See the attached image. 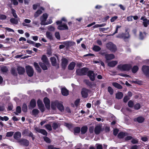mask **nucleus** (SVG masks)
Listing matches in <instances>:
<instances>
[{
  "label": "nucleus",
  "instance_id": "54",
  "mask_svg": "<svg viewBox=\"0 0 149 149\" xmlns=\"http://www.w3.org/2000/svg\"><path fill=\"white\" fill-rule=\"evenodd\" d=\"M55 36L56 38L58 39H60V36L59 33L58 32H56L55 34Z\"/></svg>",
  "mask_w": 149,
  "mask_h": 149
},
{
  "label": "nucleus",
  "instance_id": "25",
  "mask_svg": "<svg viewBox=\"0 0 149 149\" xmlns=\"http://www.w3.org/2000/svg\"><path fill=\"white\" fill-rule=\"evenodd\" d=\"M36 106V102L35 101L33 100H32L30 102L29 108H33Z\"/></svg>",
  "mask_w": 149,
  "mask_h": 149
},
{
  "label": "nucleus",
  "instance_id": "7",
  "mask_svg": "<svg viewBox=\"0 0 149 149\" xmlns=\"http://www.w3.org/2000/svg\"><path fill=\"white\" fill-rule=\"evenodd\" d=\"M18 143L21 145L25 146H28L29 144V141L27 139H20L18 141Z\"/></svg>",
  "mask_w": 149,
  "mask_h": 149
},
{
  "label": "nucleus",
  "instance_id": "36",
  "mask_svg": "<svg viewBox=\"0 0 149 149\" xmlns=\"http://www.w3.org/2000/svg\"><path fill=\"white\" fill-rule=\"evenodd\" d=\"M143 24L144 27H147L148 26V25H149V19H145L144 20V22H143Z\"/></svg>",
  "mask_w": 149,
  "mask_h": 149
},
{
  "label": "nucleus",
  "instance_id": "32",
  "mask_svg": "<svg viewBox=\"0 0 149 149\" xmlns=\"http://www.w3.org/2000/svg\"><path fill=\"white\" fill-rule=\"evenodd\" d=\"M34 65L36 70L39 72H40L41 69L39 67L38 64L36 62L34 63Z\"/></svg>",
  "mask_w": 149,
  "mask_h": 149
},
{
  "label": "nucleus",
  "instance_id": "62",
  "mask_svg": "<svg viewBox=\"0 0 149 149\" xmlns=\"http://www.w3.org/2000/svg\"><path fill=\"white\" fill-rule=\"evenodd\" d=\"M118 18V17L117 16H115L112 17L111 19V22H114L116 19Z\"/></svg>",
  "mask_w": 149,
  "mask_h": 149
},
{
  "label": "nucleus",
  "instance_id": "22",
  "mask_svg": "<svg viewBox=\"0 0 149 149\" xmlns=\"http://www.w3.org/2000/svg\"><path fill=\"white\" fill-rule=\"evenodd\" d=\"M31 22V20L28 19H24V22L22 23V25L24 26H29L28 24L30 23Z\"/></svg>",
  "mask_w": 149,
  "mask_h": 149
},
{
  "label": "nucleus",
  "instance_id": "28",
  "mask_svg": "<svg viewBox=\"0 0 149 149\" xmlns=\"http://www.w3.org/2000/svg\"><path fill=\"white\" fill-rule=\"evenodd\" d=\"M41 59L44 63H45L46 65L49 64L47 57L45 55H43Z\"/></svg>",
  "mask_w": 149,
  "mask_h": 149
},
{
  "label": "nucleus",
  "instance_id": "56",
  "mask_svg": "<svg viewBox=\"0 0 149 149\" xmlns=\"http://www.w3.org/2000/svg\"><path fill=\"white\" fill-rule=\"evenodd\" d=\"M40 130V133L46 136L47 135V132L45 130L41 129Z\"/></svg>",
  "mask_w": 149,
  "mask_h": 149
},
{
  "label": "nucleus",
  "instance_id": "8",
  "mask_svg": "<svg viewBox=\"0 0 149 149\" xmlns=\"http://www.w3.org/2000/svg\"><path fill=\"white\" fill-rule=\"evenodd\" d=\"M116 37L118 38H123L124 39L128 38L130 37V35L128 32L127 31L125 33H122V34H119Z\"/></svg>",
  "mask_w": 149,
  "mask_h": 149
},
{
  "label": "nucleus",
  "instance_id": "9",
  "mask_svg": "<svg viewBox=\"0 0 149 149\" xmlns=\"http://www.w3.org/2000/svg\"><path fill=\"white\" fill-rule=\"evenodd\" d=\"M22 134L32 137L33 140L34 139V137H33V135L32 133L27 130H24L22 132Z\"/></svg>",
  "mask_w": 149,
  "mask_h": 149
},
{
  "label": "nucleus",
  "instance_id": "2",
  "mask_svg": "<svg viewBox=\"0 0 149 149\" xmlns=\"http://www.w3.org/2000/svg\"><path fill=\"white\" fill-rule=\"evenodd\" d=\"M117 68L122 71L129 70L131 68L132 66L130 64H120L117 66Z\"/></svg>",
  "mask_w": 149,
  "mask_h": 149
},
{
  "label": "nucleus",
  "instance_id": "12",
  "mask_svg": "<svg viewBox=\"0 0 149 149\" xmlns=\"http://www.w3.org/2000/svg\"><path fill=\"white\" fill-rule=\"evenodd\" d=\"M87 75L91 80L93 81L95 80V75L93 71L90 70L88 72Z\"/></svg>",
  "mask_w": 149,
  "mask_h": 149
},
{
  "label": "nucleus",
  "instance_id": "1",
  "mask_svg": "<svg viewBox=\"0 0 149 149\" xmlns=\"http://www.w3.org/2000/svg\"><path fill=\"white\" fill-rule=\"evenodd\" d=\"M51 108L54 110H55L57 108L60 111H62L64 110V107L62 103L58 101H55L52 102Z\"/></svg>",
  "mask_w": 149,
  "mask_h": 149
},
{
  "label": "nucleus",
  "instance_id": "31",
  "mask_svg": "<svg viewBox=\"0 0 149 149\" xmlns=\"http://www.w3.org/2000/svg\"><path fill=\"white\" fill-rule=\"evenodd\" d=\"M123 96V94L122 92H119L116 94V97L118 99H121Z\"/></svg>",
  "mask_w": 149,
  "mask_h": 149
},
{
  "label": "nucleus",
  "instance_id": "38",
  "mask_svg": "<svg viewBox=\"0 0 149 149\" xmlns=\"http://www.w3.org/2000/svg\"><path fill=\"white\" fill-rule=\"evenodd\" d=\"M144 119L142 117H139L136 119V121L139 123H142L144 120Z\"/></svg>",
  "mask_w": 149,
  "mask_h": 149
},
{
  "label": "nucleus",
  "instance_id": "21",
  "mask_svg": "<svg viewBox=\"0 0 149 149\" xmlns=\"http://www.w3.org/2000/svg\"><path fill=\"white\" fill-rule=\"evenodd\" d=\"M118 63V61H112L109 62L108 65L109 67H113Z\"/></svg>",
  "mask_w": 149,
  "mask_h": 149
},
{
  "label": "nucleus",
  "instance_id": "50",
  "mask_svg": "<svg viewBox=\"0 0 149 149\" xmlns=\"http://www.w3.org/2000/svg\"><path fill=\"white\" fill-rule=\"evenodd\" d=\"M141 107L139 103L136 104L134 106V108L135 109L138 110Z\"/></svg>",
  "mask_w": 149,
  "mask_h": 149
},
{
  "label": "nucleus",
  "instance_id": "46",
  "mask_svg": "<svg viewBox=\"0 0 149 149\" xmlns=\"http://www.w3.org/2000/svg\"><path fill=\"white\" fill-rule=\"evenodd\" d=\"M80 132V128L79 127H77L74 129V133L75 134L76 133H79Z\"/></svg>",
  "mask_w": 149,
  "mask_h": 149
},
{
  "label": "nucleus",
  "instance_id": "13",
  "mask_svg": "<svg viewBox=\"0 0 149 149\" xmlns=\"http://www.w3.org/2000/svg\"><path fill=\"white\" fill-rule=\"evenodd\" d=\"M89 90L86 88H83L81 91V94L83 97L86 98L88 96Z\"/></svg>",
  "mask_w": 149,
  "mask_h": 149
},
{
  "label": "nucleus",
  "instance_id": "63",
  "mask_svg": "<svg viewBox=\"0 0 149 149\" xmlns=\"http://www.w3.org/2000/svg\"><path fill=\"white\" fill-rule=\"evenodd\" d=\"M40 6V5L38 3H37L36 4H35L33 5V9L34 10H36L38 7L39 6Z\"/></svg>",
  "mask_w": 149,
  "mask_h": 149
},
{
  "label": "nucleus",
  "instance_id": "18",
  "mask_svg": "<svg viewBox=\"0 0 149 149\" xmlns=\"http://www.w3.org/2000/svg\"><path fill=\"white\" fill-rule=\"evenodd\" d=\"M101 131V127L100 125H98L95 127L94 132L96 134H98Z\"/></svg>",
  "mask_w": 149,
  "mask_h": 149
},
{
  "label": "nucleus",
  "instance_id": "48",
  "mask_svg": "<svg viewBox=\"0 0 149 149\" xmlns=\"http://www.w3.org/2000/svg\"><path fill=\"white\" fill-rule=\"evenodd\" d=\"M146 33H142L141 32H140V38L141 39H143L144 37L146 36Z\"/></svg>",
  "mask_w": 149,
  "mask_h": 149
},
{
  "label": "nucleus",
  "instance_id": "27",
  "mask_svg": "<svg viewBox=\"0 0 149 149\" xmlns=\"http://www.w3.org/2000/svg\"><path fill=\"white\" fill-rule=\"evenodd\" d=\"M19 19H15L14 18H12L10 20V22L13 24H17L18 23V21L19 20Z\"/></svg>",
  "mask_w": 149,
  "mask_h": 149
},
{
  "label": "nucleus",
  "instance_id": "64",
  "mask_svg": "<svg viewBox=\"0 0 149 149\" xmlns=\"http://www.w3.org/2000/svg\"><path fill=\"white\" fill-rule=\"evenodd\" d=\"M48 149H60L59 148L54 147L52 146H48Z\"/></svg>",
  "mask_w": 149,
  "mask_h": 149
},
{
  "label": "nucleus",
  "instance_id": "20",
  "mask_svg": "<svg viewBox=\"0 0 149 149\" xmlns=\"http://www.w3.org/2000/svg\"><path fill=\"white\" fill-rule=\"evenodd\" d=\"M105 57L107 60H110L114 58L115 56L113 54H106L105 55Z\"/></svg>",
  "mask_w": 149,
  "mask_h": 149
},
{
  "label": "nucleus",
  "instance_id": "35",
  "mask_svg": "<svg viewBox=\"0 0 149 149\" xmlns=\"http://www.w3.org/2000/svg\"><path fill=\"white\" fill-rule=\"evenodd\" d=\"M88 128L86 126L82 127L81 129V132L82 134H85L87 131Z\"/></svg>",
  "mask_w": 149,
  "mask_h": 149
},
{
  "label": "nucleus",
  "instance_id": "37",
  "mask_svg": "<svg viewBox=\"0 0 149 149\" xmlns=\"http://www.w3.org/2000/svg\"><path fill=\"white\" fill-rule=\"evenodd\" d=\"M112 85L115 87L119 89H121L122 88V86L120 84L117 83H113L112 84Z\"/></svg>",
  "mask_w": 149,
  "mask_h": 149
},
{
  "label": "nucleus",
  "instance_id": "4",
  "mask_svg": "<svg viewBox=\"0 0 149 149\" xmlns=\"http://www.w3.org/2000/svg\"><path fill=\"white\" fill-rule=\"evenodd\" d=\"M107 48L112 52H115L116 50V48L115 45L111 42H109L106 44Z\"/></svg>",
  "mask_w": 149,
  "mask_h": 149
},
{
  "label": "nucleus",
  "instance_id": "26",
  "mask_svg": "<svg viewBox=\"0 0 149 149\" xmlns=\"http://www.w3.org/2000/svg\"><path fill=\"white\" fill-rule=\"evenodd\" d=\"M46 36L47 38L50 40L53 39V36L52 33L48 31H47L46 33Z\"/></svg>",
  "mask_w": 149,
  "mask_h": 149
},
{
  "label": "nucleus",
  "instance_id": "57",
  "mask_svg": "<svg viewBox=\"0 0 149 149\" xmlns=\"http://www.w3.org/2000/svg\"><path fill=\"white\" fill-rule=\"evenodd\" d=\"M121 27V26H120L117 25L116 26V31H115V32H114V33H113L112 35V36H113L116 33H118V29L119 28H120Z\"/></svg>",
  "mask_w": 149,
  "mask_h": 149
},
{
  "label": "nucleus",
  "instance_id": "61",
  "mask_svg": "<svg viewBox=\"0 0 149 149\" xmlns=\"http://www.w3.org/2000/svg\"><path fill=\"white\" fill-rule=\"evenodd\" d=\"M11 2L13 3L14 5H17L18 3L17 0H11Z\"/></svg>",
  "mask_w": 149,
  "mask_h": 149
},
{
  "label": "nucleus",
  "instance_id": "39",
  "mask_svg": "<svg viewBox=\"0 0 149 149\" xmlns=\"http://www.w3.org/2000/svg\"><path fill=\"white\" fill-rule=\"evenodd\" d=\"M93 50L96 52H98L101 50V48L97 45H94L93 47Z\"/></svg>",
  "mask_w": 149,
  "mask_h": 149
},
{
  "label": "nucleus",
  "instance_id": "23",
  "mask_svg": "<svg viewBox=\"0 0 149 149\" xmlns=\"http://www.w3.org/2000/svg\"><path fill=\"white\" fill-rule=\"evenodd\" d=\"M17 70L19 74H23L25 72L24 68L21 67H18Z\"/></svg>",
  "mask_w": 149,
  "mask_h": 149
},
{
  "label": "nucleus",
  "instance_id": "55",
  "mask_svg": "<svg viewBox=\"0 0 149 149\" xmlns=\"http://www.w3.org/2000/svg\"><path fill=\"white\" fill-rule=\"evenodd\" d=\"M128 105L129 107H132L133 106L134 103L132 101L130 100L128 102Z\"/></svg>",
  "mask_w": 149,
  "mask_h": 149
},
{
  "label": "nucleus",
  "instance_id": "16",
  "mask_svg": "<svg viewBox=\"0 0 149 149\" xmlns=\"http://www.w3.org/2000/svg\"><path fill=\"white\" fill-rule=\"evenodd\" d=\"M44 102L46 107L48 109H49L50 108V102L49 99L45 97L44 99Z\"/></svg>",
  "mask_w": 149,
  "mask_h": 149
},
{
  "label": "nucleus",
  "instance_id": "43",
  "mask_svg": "<svg viewBox=\"0 0 149 149\" xmlns=\"http://www.w3.org/2000/svg\"><path fill=\"white\" fill-rule=\"evenodd\" d=\"M12 13L13 15V16L15 18H17V16L16 13V11L14 9L12 8L11 9Z\"/></svg>",
  "mask_w": 149,
  "mask_h": 149
},
{
  "label": "nucleus",
  "instance_id": "44",
  "mask_svg": "<svg viewBox=\"0 0 149 149\" xmlns=\"http://www.w3.org/2000/svg\"><path fill=\"white\" fill-rule=\"evenodd\" d=\"M45 126L46 129L49 131H51L52 130V127L50 125L48 124L45 125Z\"/></svg>",
  "mask_w": 149,
  "mask_h": 149
},
{
  "label": "nucleus",
  "instance_id": "51",
  "mask_svg": "<svg viewBox=\"0 0 149 149\" xmlns=\"http://www.w3.org/2000/svg\"><path fill=\"white\" fill-rule=\"evenodd\" d=\"M14 134V132H7L6 133V136L7 137H10L12 136Z\"/></svg>",
  "mask_w": 149,
  "mask_h": 149
},
{
  "label": "nucleus",
  "instance_id": "11",
  "mask_svg": "<svg viewBox=\"0 0 149 149\" xmlns=\"http://www.w3.org/2000/svg\"><path fill=\"white\" fill-rule=\"evenodd\" d=\"M142 70L145 74L149 77V67L148 66L143 65L142 68Z\"/></svg>",
  "mask_w": 149,
  "mask_h": 149
},
{
  "label": "nucleus",
  "instance_id": "58",
  "mask_svg": "<svg viewBox=\"0 0 149 149\" xmlns=\"http://www.w3.org/2000/svg\"><path fill=\"white\" fill-rule=\"evenodd\" d=\"M44 139L45 141L46 142H47L48 143H49L51 142L50 139L47 137H44Z\"/></svg>",
  "mask_w": 149,
  "mask_h": 149
},
{
  "label": "nucleus",
  "instance_id": "53",
  "mask_svg": "<svg viewBox=\"0 0 149 149\" xmlns=\"http://www.w3.org/2000/svg\"><path fill=\"white\" fill-rule=\"evenodd\" d=\"M32 113L34 115H36L38 113V109H34L32 111Z\"/></svg>",
  "mask_w": 149,
  "mask_h": 149
},
{
  "label": "nucleus",
  "instance_id": "40",
  "mask_svg": "<svg viewBox=\"0 0 149 149\" xmlns=\"http://www.w3.org/2000/svg\"><path fill=\"white\" fill-rule=\"evenodd\" d=\"M139 68L137 66H134L132 69V72L133 73H136L138 70Z\"/></svg>",
  "mask_w": 149,
  "mask_h": 149
},
{
  "label": "nucleus",
  "instance_id": "49",
  "mask_svg": "<svg viewBox=\"0 0 149 149\" xmlns=\"http://www.w3.org/2000/svg\"><path fill=\"white\" fill-rule=\"evenodd\" d=\"M8 119L9 118L7 116H5L3 117H2L0 116V120H1L7 121L8 120Z\"/></svg>",
  "mask_w": 149,
  "mask_h": 149
},
{
  "label": "nucleus",
  "instance_id": "29",
  "mask_svg": "<svg viewBox=\"0 0 149 149\" xmlns=\"http://www.w3.org/2000/svg\"><path fill=\"white\" fill-rule=\"evenodd\" d=\"M50 60L52 62V65L55 66L56 64V60L55 57H52L50 58Z\"/></svg>",
  "mask_w": 149,
  "mask_h": 149
},
{
  "label": "nucleus",
  "instance_id": "5",
  "mask_svg": "<svg viewBox=\"0 0 149 149\" xmlns=\"http://www.w3.org/2000/svg\"><path fill=\"white\" fill-rule=\"evenodd\" d=\"M88 70L87 68H83L81 69H78L76 70L77 74L79 75H84L86 74Z\"/></svg>",
  "mask_w": 149,
  "mask_h": 149
},
{
  "label": "nucleus",
  "instance_id": "60",
  "mask_svg": "<svg viewBox=\"0 0 149 149\" xmlns=\"http://www.w3.org/2000/svg\"><path fill=\"white\" fill-rule=\"evenodd\" d=\"M1 71L3 72H6L8 71V69L6 67H3L1 68Z\"/></svg>",
  "mask_w": 149,
  "mask_h": 149
},
{
  "label": "nucleus",
  "instance_id": "15",
  "mask_svg": "<svg viewBox=\"0 0 149 149\" xmlns=\"http://www.w3.org/2000/svg\"><path fill=\"white\" fill-rule=\"evenodd\" d=\"M58 29L60 30H67L68 27L67 25L64 23L59 25L58 27Z\"/></svg>",
  "mask_w": 149,
  "mask_h": 149
},
{
  "label": "nucleus",
  "instance_id": "42",
  "mask_svg": "<svg viewBox=\"0 0 149 149\" xmlns=\"http://www.w3.org/2000/svg\"><path fill=\"white\" fill-rule=\"evenodd\" d=\"M21 111V107L19 106H17L16 109V112L15 113L16 115H18V113H20Z\"/></svg>",
  "mask_w": 149,
  "mask_h": 149
},
{
  "label": "nucleus",
  "instance_id": "24",
  "mask_svg": "<svg viewBox=\"0 0 149 149\" xmlns=\"http://www.w3.org/2000/svg\"><path fill=\"white\" fill-rule=\"evenodd\" d=\"M61 91L62 94L64 96H66L68 95V91L64 88H61Z\"/></svg>",
  "mask_w": 149,
  "mask_h": 149
},
{
  "label": "nucleus",
  "instance_id": "52",
  "mask_svg": "<svg viewBox=\"0 0 149 149\" xmlns=\"http://www.w3.org/2000/svg\"><path fill=\"white\" fill-rule=\"evenodd\" d=\"M48 29L49 30L51 31H54L55 30V28L54 27L52 26H49L48 27Z\"/></svg>",
  "mask_w": 149,
  "mask_h": 149
},
{
  "label": "nucleus",
  "instance_id": "59",
  "mask_svg": "<svg viewBox=\"0 0 149 149\" xmlns=\"http://www.w3.org/2000/svg\"><path fill=\"white\" fill-rule=\"evenodd\" d=\"M58 124L55 123H54L52 125V127L53 128L54 130H55L56 128H57L58 127Z\"/></svg>",
  "mask_w": 149,
  "mask_h": 149
},
{
  "label": "nucleus",
  "instance_id": "6",
  "mask_svg": "<svg viewBox=\"0 0 149 149\" xmlns=\"http://www.w3.org/2000/svg\"><path fill=\"white\" fill-rule=\"evenodd\" d=\"M26 68L28 75L29 77L33 76L34 73V71L32 67L28 65L26 67Z\"/></svg>",
  "mask_w": 149,
  "mask_h": 149
},
{
  "label": "nucleus",
  "instance_id": "14",
  "mask_svg": "<svg viewBox=\"0 0 149 149\" xmlns=\"http://www.w3.org/2000/svg\"><path fill=\"white\" fill-rule=\"evenodd\" d=\"M37 104L39 108L41 111L42 112L44 111L45 110V108L42 102L40 100H38L37 101Z\"/></svg>",
  "mask_w": 149,
  "mask_h": 149
},
{
  "label": "nucleus",
  "instance_id": "34",
  "mask_svg": "<svg viewBox=\"0 0 149 149\" xmlns=\"http://www.w3.org/2000/svg\"><path fill=\"white\" fill-rule=\"evenodd\" d=\"M64 44L67 46L69 47L74 45L75 43L72 42L67 41L65 42Z\"/></svg>",
  "mask_w": 149,
  "mask_h": 149
},
{
  "label": "nucleus",
  "instance_id": "45",
  "mask_svg": "<svg viewBox=\"0 0 149 149\" xmlns=\"http://www.w3.org/2000/svg\"><path fill=\"white\" fill-rule=\"evenodd\" d=\"M27 105L26 104H24L22 106V111L24 112H26L27 111Z\"/></svg>",
  "mask_w": 149,
  "mask_h": 149
},
{
  "label": "nucleus",
  "instance_id": "30",
  "mask_svg": "<svg viewBox=\"0 0 149 149\" xmlns=\"http://www.w3.org/2000/svg\"><path fill=\"white\" fill-rule=\"evenodd\" d=\"M39 65L41 67V68L44 70H45L47 69V68L46 65H48V64L46 65L44 63H40Z\"/></svg>",
  "mask_w": 149,
  "mask_h": 149
},
{
  "label": "nucleus",
  "instance_id": "3",
  "mask_svg": "<svg viewBox=\"0 0 149 149\" xmlns=\"http://www.w3.org/2000/svg\"><path fill=\"white\" fill-rule=\"evenodd\" d=\"M48 15L46 13H44L40 17V19L41 21L40 24L41 25H47L46 22V20L48 17Z\"/></svg>",
  "mask_w": 149,
  "mask_h": 149
},
{
  "label": "nucleus",
  "instance_id": "19",
  "mask_svg": "<svg viewBox=\"0 0 149 149\" xmlns=\"http://www.w3.org/2000/svg\"><path fill=\"white\" fill-rule=\"evenodd\" d=\"M62 65L63 68H65L67 65L68 63V60L65 58H62L61 60Z\"/></svg>",
  "mask_w": 149,
  "mask_h": 149
},
{
  "label": "nucleus",
  "instance_id": "17",
  "mask_svg": "<svg viewBox=\"0 0 149 149\" xmlns=\"http://www.w3.org/2000/svg\"><path fill=\"white\" fill-rule=\"evenodd\" d=\"M44 8L42 7H41L40 9L38 10L35 13L34 16L35 17H37L40 15L42 13V10H44Z\"/></svg>",
  "mask_w": 149,
  "mask_h": 149
},
{
  "label": "nucleus",
  "instance_id": "41",
  "mask_svg": "<svg viewBox=\"0 0 149 149\" xmlns=\"http://www.w3.org/2000/svg\"><path fill=\"white\" fill-rule=\"evenodd\" d=\"M126 134H127L123 132H120L118 134V136L119 138H122L126 136Z\"/></svg>",
  "mask_w": 149,
  "mask_h": 149
},
{
  "label": "nucleus",
  "instance_id": "10",
  "mask_svg": "<svg viewBox=\"0 0 149 149\" xmlns=\"http://www.w3.org/2000/svg\"><path fill=\"white\" fill-rule=\"evenodd\" d=\"M21 133L20 132H15L13 134V138L16 140L18 141L20 140V138L21 137Z\"/></svg>",
  "mask_w": 149,
  "mask_h": 149
},
{
  "label": "nucleus",
  "instance_id": "47",
  "mask_svg": "<svg viewBox=\"0 0 149 149\" xmlns=\"http://www.w3.org/2000/svg\"><path fill=\"white\" fill-rule=\"evenodd\" d=\"M108 91L111 95H112L113 94V90L111 87L109 86L108 88Z\"/></svg>",
  "mask_w": 149,
  "mask_h": 149
},
{
  "label": "nucleus",
  "instance_id": "33",
  "mask_svg": "<svg viewBox=\"0 0 149 149\" xmlns=\"http://www.w3.org/2000/svg\"><path fill=\"white\" fill-rule=\"evenodd\" d=\"M75 63L73 62L71 63L68 66V69L70 70H72L74 68L75 66Z\"/></svg>",
  "mask_w": 149,
  "mask_h": 149
}]
</instances>
